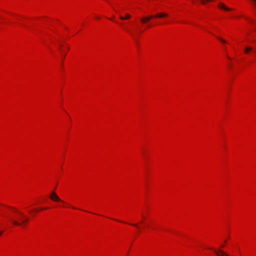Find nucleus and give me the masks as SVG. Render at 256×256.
Returning a JSON list of instances; mask_svg holds the SVG:
<instances>
[{
    "label": "nucleus",
    "mask_w": 256,
    "mask_h": 256,
    "mask_svg": "<svg viewBox=\"0 0 256 256\" xmlns=\"http://www.w3.org/2000/svg\"><path fill=\"white\" fill-rule=\"evenodd\" d=\"M254 7L256 8V0H250Z\"/></svg>",
    "instance_id": "obj_8"
},
{
    "label": "nucleus",
    "mask_w": 256,
    "mask_h": 256,
    "mask_svg": "<svg viewBox=\"0 0 256 256\" xmlns=\"http://www.w3.org/2000/svg\"><path fill=\"white\" fill-rule=\"evenodd\" d=\"M50 197V198L53 201L60 202L63 203L64 202L61 200L60 198L58 197V196L54 192H52L51 193Z\"/></svg>",
    "instance_id": "obj_3"
},
{
    "label": "nucleus",
    "mask_w": 256,
    "mask_h": 256,
    "mask_svg": "<svg viewBox=\"0 0 256 256\" xmlns=\"http://www.w3.org/2000/svg\"><path fill=\"white\" fill-rule=\"evenodd\" d=\"M167 16H168V14L166 13L160 12V13H158L156 14L154 16H148L143 17L140 19V21L142 23L144 24L154 18H162L166 17Z\"/></svg>",
    "instance_id": "obj_2"
},
{
    "label": "nucleus",
    "mask_w": 256,
    "mask_h": 256,
    "mask_svg": "<svg viewBox=\"0 0 256 256\" xmlns=\"http://www.w3.org/2000/svg\"><path fill=\"white\" fill-rule=\"evenodd\" d=\"M2 234V231L0 232V236Z\"/></svg>",
    "instance_id": "obj_13"
},
{
    "label": "nucleus",
    "mask_w": 256,
    "mask_h": 256,
    "mask_svg": "<svg viewBox=\"0 0 256 256\" xmlns=\"http://www.w3.org/2000/svg\"><path fill=\"white\" fill-rule=\"evenodd\" d=\"M130 33L132 37L134 38V34H132V32H130Z\"/></svg>",
    "instance_id": "obj_12"
},
{
    "label": "nucleus",
    "mask_w": 256,
    "mask_h": 256,
    "mask_svg": "<svg viewBox=\"0 0 256 256\" xmlns=\"http://www.w3.org/2000/svg\"><path fill=\"white\" fill-rule=\"evenodd\" d=\"M218 6L220 7V8L221 9H222V10H224L226 11H229V10H232V9L230 8H228L227 6H226L224 4L222 3H220L218 4Z\"/></svg>",
    "instance_id": "obj_5"
},
{
    "label": "nucleus",
    "mask_w": 256,
    "mask_h": 256,
    "mask_svg": "<svg viewBox=\"0 0 256 256\" xmlns=\"http://www.w3.org/2000/svg\"><path fill=\"white\" fill-rule=\"evenodd\" d=\"M214 252L217 256H229L227 254L221 250H214Z\"/></svg>",
    "instance_id": "obj_4"
},
{
    "label": "nucleus",
    "mask_w": 256,
    "mask_h": 256,
    "mask_svg": "<svg viewBox=\"0 0 256 256\" xmlns=\"http://www.w3.org/2000/svg\"><path fill=\"white\" fill-rule=\"evenodd\" d=\"M12 208V209H14V210H16V212L18 214H20V216L21 218H21V222H18V220H15L14 218H11L10 219V220L12 222V223L14 226H22V225H24H24H25V224H26V222H28V218H25L24 214L22 212H20V211H18V210H16L14 208Z\"/></svg>",
    "instance_id": "obj_1"
},
{
    "label": "nucleus",
    "mask_w": 256,
    "mask_h": 256,
    "mask_svg": "<svg viewBox=\"0 0 256 256\" xmlns=\"http://www.w3.org/2000/svg\"><path fill=\"white\" fill-rule=\"evenodd\" d=\"M218 38L223 43H226V41L224 40L223 38H220V37H218Z\"/></svg>",
    "instance_id": "obj_10"
},
{
    "label": "nucleus",
    "mask_w": 256,
    "mask_h": 256,
    "mask_svg": "<svg viewBox=\"0 0 256 256\" xmlns=\"http://www.w3.org/2000/svg\"><path fill=\"white\" fill-rule=\"evenodd\" d=\"M252 48L250 47V46H248V47L244 49V52L246 54H248L249 52L252 51Z\"/></svg>",
    "instance_id": "obj_7"
},
{
    "label": "nucleus",
    "mask_w": 256,
    "mask_h": 256,
    "mask_svg": "<svg viewBox=\"0 0 256 256\" xmlns=\"http://www.w3.org/2000/svg\"><path fill=\"white\" fill-rule=\"evenodd\" d=\"M210 2V0H201L202 4H205L206 2Z\"/></svg>",
    "instance_id": "obj_9"
},
{
    "label": "nucleus",
    "mask_w": 256,
    "mask_h": 256,
    "mask_svg": "<svg viewBox=\"0 0 256 256\" xmlns=\"http://www.w3.org/2000/svg\"><path fill=\"white\" fill-rule=\"evenodd\" d=\"M130 18H131V16H130V14H126V16H120V20H128V19Z\"/></svg>",
    "instance_id": "obj_6"
},
{
    "label": "nucleus",
    "mask_w": 256,
    "mask_h": 256,
    "mask_svg": "<svg viewBox=\"0 0 256 256\" xmlns=\"http://www.w3.org/2000/svg\"><path fill=\"white\" fill-rule=\"evenodd\" d=\"M118 220V222H122L121 221H120L119 220Z\"/></svg>",
    "instance_id": "obj_14"
},
{
    "label": "nucleus",
    "mask_w": 256,
    "mask_h": 256,
    "mask_svg": "<svg viewBox=\"0 0 256 256\" xmlns=\"http://www.w3.org/2000/svg\"><path fill=\"white\" fill-rule=\"evenodd\" d=\"M131 224V225H132V226H135V227H136V228H139V227H138V224Z\"/></svg>",
    "instance_id": "obj_11"
}]
</instances>
